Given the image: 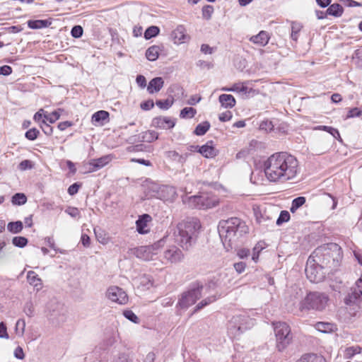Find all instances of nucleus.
I'll list each match as a JSON object with an SVG mask.
<instances>
[{
    "label": "nucleus",
    "instance_id": "25",
    "mask_svg": "<svg viewBox=\"0 0 362 362\" xmlns=\"http://www.w3.org/2000/svg\"><path fill=\"white\" fill-rule=\"evenodd\" d=\"M27 280L28 283L36 288L37 290H40L42 288V280L35 272L29 271L28 272Z\"/></svg>",
    "mask_w": 362,
    "mask_h": 362
},
{
    "label": "nucleus",
    "instance_id": "34",
    "mask_svg": "<svg viewBox=\"0 0 362 362\" xmlns=\"http://www.w3.org/2000/svg\"><path fill=\"white\" fill-rule=\"evenodd\" d=\"M210 127V123L208 121L203 122L196 127L194 133L197 136H203L207 132Z\"/></svg>",
    "mask_w": 362,
    "mask_h": 362
},
{
    "label": "nucleus",
    "instance_id": "22",
    "mask_svg": "<svg viewBox=\"0 0 362 362\" xmlns=\"http://www.w3.org/2000/svg\"><path fill=\"white\" fill-rule=\"evenodd\" d=\"M187 35L183 25H178L171 33V38L175 44H181L185 42Z\"/></svg>",
    "mask_w": 362,
    "mask_h": 362
},
{
    "label": "nucleus",
    "instance_id": "24",
    "mask_svg": "<svg viewBox=\"0 0 362 362\" xmlns=\"http://www.w3.org/2000/svg\"><path fill=\"white\" fill-rule=\"evenodd\" d=\"M219 103L225 108H232L235 105V98L230 94H221L218 98Z\"/></svg>",
    "mask_w": 362,
    "mask_h": 362
},
{
    "label": "nucleus",
    "instance_id": "33",
    "mask_svg": "<svg viewBox=\"0 0 362 362\" xmlns=\"http://www.w3.org/2000/svg\"><path fill=\"white\" fill-rule=\"evenodd\" d=\"M303 28V25L300 23L298 22H292L291 23V39L297 42L298 37H299V33Z\"/></svg>",
    "mask_w": 362,
    "mask_h": 362
},
{
    "label": "nucleus",
    "instance_id": "27",
    "mask_svg": "<svg viewBox=\"0 0 362 362\" xmlns=\"http://www.w3.org/2000/svg\"><path fill=\"white\" fill-rule=\"evenodd\" d=\"M296 362H326L325 358L315 354H304Z\"/></svg>",
    "mask_w": 362,
    "mask_h": 362
},
{
    "label": "nucleus",
    "instance_id": "44",
    "mask_svg": "<svg viewBox=\"0 0 362 362\" xmlns=\"http://www.w3.org/2000/svg\"><path fill=\"white\" fill-rule=\"evenodd\" d=\"M94 233L95 234V236L98 239V240L105 245V244H107L108 243V238L106 237V234L105 233V232L100 229L99 230H97V229H94Z\"/></svg>",
    "mask_w": 362,
    "mask_h": 362
},
{
    "label": "nucleus",
    "instance_id": "39",
    "mask_svg": "<svg viewBox=\"0 0 362 362\" xmlns=\"http://www.w3.org/2000/svg\"><path fill=\"white\" fill-rule=\"evenodd\" d=\"M197 114V110L193 107H185L180 113L181 118H193Z\"/></svg>",
    "mask_w": 362,
    "mask_h": 362
},
{
    "label": "nucleus",
    "instance_id": "4",
    "mask_svg": "<svg viewBox=\"0 0 362 362\" xmlns=\"http://www.w3.org/2000/svg\"><path fill=\"white\" fill-rule=\"evenodd\" d=\"M313 256L317 257L316 262L320 263L322 267L332 270H335L339 267L343 257L341 248L333 243L317 247Z\"/></svg>",
    "mask_w": 362,
    "mask_h": 362
},
{
    "label": "nucleus",
    "instance_id": "32",
    "mask_svg": "<svg viewBox=\"0 0 362 362\" xmlns=\"http://www.w3.org/2000/svg\"><path fill=\"white\" fill-rule=\"evenodd\" d=\"M23 225L22 221H17L14 222H9L7 225L8 230L11 233H19L22 231Z\"/></svg>",
    "mask_w": 362,
    "mask_h": 362
},
{
    "label": "nucleus",
    "instance_id": "23",
    "mask_svg": "<svg viewBox=\"0 0 362 362\" xmlns=\"http://www.w3.org/2000/svg\"><path fill=\"white\" fill-rule=\"evenodd\" d=\"M199 153L205 158H214L216 156V149L213 146V141H209L206 144L199 146Z\"/></svg>",
    "mask_w": 362,
    "mask_h": 362
},
{
    "label": "nucleus",
    "instance_id": "50",
    "mask_svg": "<svg viewBox=\"0 0 362 362\" xmlns=\"http://www.w3.org/2000/svg\"><path fill=\"white\" fill-rule=\"evenodd\" d=\"M83 30L81 25H75L71 30L72 37L75 38H79L83 35Z\"/></svg>",
    "mask_w": 362,
    "mask_h": 362
},
{
    "label": "nucleus",
    "instance_id": "59",
    "mask_svg": "<svg viewBox=\"0 0 362 362\" xmlns=\"http://www.w3.org/2000/svg\"><path fill=\"white\" fill-rule=\"evenodd\" d=\"M8 337L6 326L3 322H1L0 323V338L8 339Z\"/></svg>",
    "mask_w": 362,
    "mask_h": 362
},
{
    "label": "nucleus",
    "instance_id": "26",
    "mask_svg": "<svg viewBox=\"0 0 362 362\" xmlns=\"http://www.w3.org/2000/svg\"><path fill=\"white\" fill-rule=\"evenodd\" d=\"M52 24L50 20H30L28 21V26L31 29H40L47 28Z\"/></svg>",
    "mask_w": 362,
    "mask_h": 362
},
{
    "label": "nucleus",
    "instance_id": "40",
    "mask_svg": "<svg viewBox=\"0 0 362 362\" xmlns=\"http://www.w3.org/2000/svg\"><path fill=\"white\" fill-rule=\"evenodd\" d=\"M28 243V239L23 236H16L12 239L13 245L20 248L25 247Z\"/></svg>",
    "mask_w": 362,
    "mask_h": 362
},
{
    "label": "nucleus",
    "instance_id": "63",
    "mask_svg": "<svg viewBox=\"0 0 362 362\" xmlns=\"http://www.w3.org/2000/svg\"><path fill=\"white\" fill-rule=\"evenodd\" d=\"M12 73V68L10 66L4 65L0 66V75L8 76Z\"/></svg>",
    "mask_w": 362,
    "mask_h": 362
},
{
    "label": "nucleus",
    "instance_id": "8",
    "mask_svg": "<svg viewBox=\"0 0 362 362\" xmlns=\"http://www.w3.org/2000/svg\"><path fill=\"white\" fill-rule=\"evenodd\" d=\"M188 203L191 206L204 209L215 206L218 204V201L216 198L211 197L206 194H202L190 197Z\"/></svg>",
    "mask_w": 362,
    "mask_h": 362
},
{
    "label": "nucleus",
    "instance_id": "17",
    "mask_svg": "<svg viewBox=\"0 0 362 362\" xmlns=\"http://www.w3.org/2000/svg\"><path fill=\"white\" fill-rule=\"evenodd\" d=\"M151 221L148 214H144L136 221V230L140 234H146L149 232L148 223Z\"/></svg>",
    "mask_w": 362,
    "mask_h": 362
},
{
    "label": "nucleus",
    "instance_id": "18",
    "mask_svg": "<svg viewBox=\"0 0 362 362\" xmlns=\"http://www.w3.org/2000/svg\"><path fill=\"white\" fill-rule=\"evenodd\" d=\"M109 112L105 110H99L92 115L91 122L95 125H104L109 121Z\"/></svg>",
    "mask_w": 362,
    "mask_h": 362
},
{
    "label": "nucleus",
    "instance_id": "13",
    "mask_svg": "<svg viewBox=\"0 0 362 362\" xmlns=\"http://www.w3.org/2000/svg\"><path fill=\"white\" fill-rule=\"evenodd\" d=\"M184 254L181 250H180L175 245H171L167 248L163 253L164 259L171 263L176 264L182 262L184 259Z\"/></svg>",
    "mask_w": 362,
    "mask_h": 362
},
{
    "label": "nucleus",
    "instance_id": "28",
    "mask_svg": "<svg viewBox=\"0 0 362 362\" xmlns=\"http://www.w3.org/2000/svg\"><path fill=\"white\" fill-rule=\"evenodd\" d=\"M315 328L323 333H330L337 329L336 325L329 322H319L315 325Z\"/></svg>",
    "mask_w": 362,
    "mask_h": 362
},
{
    "label": "nucleus",
    "instance_id": "60",
    "mask_svg": "<svg viewBox=\"0 0 362 362\" xmlns=\"http://www.w3.org/2000/svg\"><path fill=\"white\" fill-rule=\"evenodd\" d=\"M79 187H80V185L78 184V183H74L72 184L71 185H70L68 188V193L70 194V195H74L76 194L78 189H79Z\"/></svg>",
    "mask_w": 362,
    "mask_h": 362
},
{
    "label": "nucleus",
    "instance_id": "16",
    "mask_svg": "<svg viewBox=\"0 0 362 362\" xmlns=\"http://www.w3.org/2000/svg\"><path fill=\"white\" fill-rule=\"evenodd\" d=\"M175 122L167 117H157L153 119L152 126L156 128L168 129L174 127Z\"/></svg>",
    "mask_w": 362,
    "mask_h": 362
},
{
    "label": "nucleus",
    "instance_id": "42",
    "mask_svg": "<svg viewBox=\"0 0 362 362\" xmlns=\"http://www.w3.org/2000/svg\"><path fill=\"white\" fill-rule=\"evenodd\" d=\"M216 300V298L215 296H210V297H208V298L202 300L196 305L194 313L202 309L204 307L214 302Z\"/></svg>",
    "mask_w": 362,
    "mask_h": 362
},
{
    "label": "nucleus",
    "instance_id": "45",
    "mask_svg": "<svg viewBox=\"0 0 362 362\" xmlns=\"http://www.w3.org/2000/svg\"><path fill=\"white\" fill-rule=\"evenodd\" d=\"M39 134L40 131L38 129L36 128H32L25 132V136L30 141H34L37 138Z\"/></svg>",
    "mask_w": 362,
    "mask_h": 362
},
{
    "label": "nucleus",
    "instance_id": "38",
    "mask_svg": "<svg viewBox=\"0 0 362 362\" xmlns=\"http://www.w3.org/2000/svg\"><path fill=\"white\" fill-rule=\"evenodd\" d=\"M160 29L156 25H151L148 27L144 32V37L146 40H149L152 37L157 36L159 34Z\"/></svg>",
    "mask_w": 362,
    "mask_h": 362
},
{
    "label": "nucleus",
    "instance_id": "36",
    "mask_svg": "<svg viewBox=\"0 0 362 362\" xmlns=\"http://www.w3.org/2000/svg\"><path fill=\"white\" fill-rule=\"evenodd\" d=\"M27 197L23 193H16L11 198V203L13 205L21 206L25 204Z\"/></svg>",
    "mask_w": 362,
    "mask_h": 362
},
{
    "label": "nucleus",
    "instance_id": "56",
    "mask_svg": "<svg viewBox=\"0 0 362 362\" xmlns=\"http://www.w3.org/2000/svg\"><path fill=\"white\" fill-rule=\"evenodd\" d=\"M140 107L144 110H150L154 107V103L152 100H148L141 103Z\"/></svg>",
    "mask_w": 362,
    "mask_h": 362
},
{
    "label": "nucleus",
    "instance_id": "61",
    "mask_svg": "<svg viewBox=\"0 0 362 362\" xmlns=\"http://www.w3.org/2000/svg\"><path fill=\"white\" fill-rule=\"evenodd\" d=\"M197 66L202 69H210L213 66L212 64H211L210 62L204 61V60H199L197 62Z\"/></svg>",
    "mask_w": 362,
    "mask_h": 362
},
{
    "label": "nucleus",
    "instance_id": "7",
    "mask_svg": "<svg viewBox=\"0 0 362 362\" xmlns=\"http://www.w3.org/2000/svg\"><path fill=\"white\" fill-rule=\"evenodd\" d=\"M254 325V322L247 314L243 313L234 315L229 321L228 329L235 335L240 334L250 329Z\"/></svg>",
    "mask_w": 362,
    "mask_h": 362
},
{
    "label": "nucleus",
    "instance_id": "51",
    "mask_svg": "<svg viewBox=\"0 0 362 362\" xmlns=\"http://www.w3.org/2000/svg\"><path fill=\"white\" fill-rule=\"evenodd\" d=\"M361 115H362V111L360 109H358V107H354V108L349 110L347 115H346V119L353 118L355 117H359Z\"/></svg>",
    "mask_w": 362,
    "mask_h": 362
},
{
    "label": "nucleus",
    "instance_id": "20",
    "mask_svg": "<svg viewBox=\"0 0 362 362\" xmlns=\"http://www.w3.org/2000/svg\"><path fill=\"white\" fill-rule=\"evenodd\" d=\"M269 40V36L267 32L260 31L257 35H253L250 38V41L260 47L266 46Z\"/></svg>",
    "mask_w": 362,
    "mask_h": 362
},
{
    "label": "nucleus",
    "instance_id": "54",
    "mask_svg": "<svg viewBox=\"0 0 362 362\" xmlns=\"http://www.w3.org/2000/svg\"><path fill=\"white\" fill-rule=\"evenodd\" d=\"M18 168L21 170L31 169L33 168L32 161L29 160H24L20 163Z\"/></svg>",
    "mask_w": 362,
    "mask_h": 362
},
{
    "label": "nucleus",
    "instance_id": "55",
    "mask_svg": "<svg viewBox=\"0 0 362 362\" xmlns=\"http://www.w3.org/2000/svg\"><path fill=\"white\" fill-rule=\"evenodd\" d=\"M145 145L141 144L135 146H130L127 148L128 152H139L144 150Z\"/></svg>",
    "mask_w": 362,
    "mask_h": 362
},
{
    "label": "nucleus",
    "instance_id": "41",
    "mask_svg": "<svg viewBox=\"0 0 362 362\" xmlns=\"http://www.w3.org/2000/svg\"><path fill=\"white\" fill-rule=\"evenodd\" d=\"M173 99H166V100H158L156 102V105L162 109V110H168L173 104Z\"/></svg>",
    "mask_w": 362,
    "mask_h": 362
},
{
    "label": "nucleus",
    "instance_id": "52",
    "mask_svg": "<svg viewBox=\"0 0 362 362\" xmlns=\"http://www.w3.org/2000/svg\"><path fill=\"white\" fill-rule=\"evenodd\" d=\"M40 127H41L42 130L46 135L49 136L52 134V132H53L52 127H51L49 124H48L45 120L42 121V124H41Z\"/></svg>",
    "mask_w": 362,
    "mask_h": 362
},
{
    "label": "nucleus",
    "instance_id": "2",
    "mask_svg": "<svg viewBox=\"0 0 362 362\" xmlns=\"http://www.w3.org/2000/svg\"><path fill=\"white\" fill-rule=\"evenodd\" d=\"M248 230L245 222L237 217L221 220L218 226L220 238L227 251L238 247L239 238L247 233Z\"/></svg>",
    "mask_w": 362,
    "mask_h": 362
},
{
    "label": "nucleus",
    "instance_id": "47",
    "mask_svg": "<svg viewBox=\"0 0 362 362\" xmlns=\"http://www.w3.org/2000/svg\"><path fill=\"white\" fill-rule=\"evenodd\" d=\"M319 129L325 130L329 132L331 135L333 136L335 139L340 138V134L338 129L328 126H320L318 127Z\"/></svg>",
    "mask_w": 362,
    "mask_h": 362
},
{
    "label": "nucleus",
    "instance_id": "35",
    "mask_svg": "<svg viewBox=\"0 0 362 362\" xmlns=\"http://www.w3.org/2000/svg\"><path fill=\"white\" fill-rule=\"evenodd\" d=\"M305 197H298L292 201L290 211L291 213H295L300 207H301L305 203Z\"/></svg>",
    "mask_w": 362,
    "mask_h": 362
},
{
    "label": "nucleus",
    "instance_id": "58",
    "mask_svg": "<svg viewBox=\"0 0 362 362\" xmlns=\"http://www.w3.org/2000/svg\"><path fill=\"white\" fill-rule=\"evenodd\" d=\"M25 322L23 319H19L16 324V329L18 332L20 329L21 334H23L25 332Z\"/></svg>",
    "mask_w": 362,
    "mask_h": 362
},
{
    "label": "nucleus",
    "instance_id": "64",
    "mask_svg": "<svg viewBox=\"0 0 362 362\" xmlns=\"http://www.w3.org/2000/svg\"><path fill=\"white\" fill-rule=\"evenodd\" d=\"M245 267H246V264H245V263H244L243 262H237V263L234 264V268H235V271L239 274H241L242 272H243L245 269Z\"/></svg>",
    "mask_w": 362,
    "mask_h": 362
},
{
    "label": "nucleus",
    "instance_id": "49",
    "mask_svg": "<svg viewBox=\"0 0 362 362\" xmlns=\"http://www.w3.org/2000/svg\"><path fill=\"white\" fill-rule=\"evenodd\" d=\"M123 315L127 319H128L131 322H134V323H139L138 317L132 310H124L123 313Z\"/></svg>",
    "mask_w": 362,
    "mask_h": 362
},
{
    "label": "nucleus",
    "instance_id": "10",
    "mask_svg": "<svg viewBox=\"0 0 362 362\" xmlns=\"http://www.w3.org/2000/svg\"><path fill=\"white\" fill-rule=\"evenodd\" d=\"M310 257L308 259L305 269L307 278L313 283H318L322 281L325 278V273L322 272V264L317 262V264H311Z\"/></svg>",
    "mask_w": 362,
    "mask_h": 362
},
{
    "label": "nucleus",
    "instance_id": "30",
    "mask_svg": "<svg viewBox=\"0 0 362 362\" xmlns=\"http://www.w3.org/2000/svg\"><path fill=\"white\" fill-rule=\"evenodd\" d=\"M344 12V8L339 4L335 3L329 5L327 9V13L328 16H332L334 17H340Z\"/></svg>",
    "mask_w": 362,
    "mask_h": 362
},
{
    "label": "nucleus",
    "instance_id": "19",
    "mask_svg": "<svg viewBox=\"0 0 362 362\" xmlns=\"http://www.w3.org/2000/svg\"><path fill=\"white\" fill-rule=\"evenodd\" d=\"M109 156H103L98 159L91 160L89 163V170L91 172L95 171L106 165L110 161Z\"/></svg>",
    "mask_w": 362,
    "mask_h": 362
},
{
    "label": "nucleus",
    "instance_id": "31",
    "mask_svg": "<svg viewBox=\"0 0 362 362\" xmlns=\"http://www.w3.org/2000/svg\"><path fill=\"white\" fill-rule=\"evenodd\" d=\"M350 298L362 301V276L356 283Z\"/></svg>",
    "mask_w": 362,
    "mask_h": 362
},
{
    "label": "nucleus",
    "instance_id": "12",
    "mask_svg": "<svg viewBox=\"0 0 362 362\" xmlns=\"http://www.w3.org/2000/svg\"><path fill=\"white\" fill-rule=\"evenodd\" d=\"M165 243L164 239H160L157 243H154L151 246H141L134 249V254L136 255L137 258L144 259V260H149L151 257V254L152 253L153 250L158 249L160 247L163 246Z\"/></svg>",
    "mask_w": 362,
    "mask_h": 362
},
{
    "label": "nucleus",
    "instance_id": "1",
    "mask_svg": "<svg viewBox=\"0 0 362 362\" xmlns=\"http://www.w3.org/2000/svg\"><path fill=\"white\" fill-rule=\"evenodd\" d=\"M267 179L272 182L284 183L295 179L300 173L297 158L286 152L274 153L263 163Z\"/></svg>",
    "mask_w": 362,
    "mask_h": 362
},
{
    "label": "nucleus",
    "instance_id": "46",
    "mask_svg": "<svg viewBox=\"0 0 362 362\" xmlns=\"http://www.w3.org/2000/svg\"><path fill=\"white\" fill-rule=\"evenodd\" d=\"M290 219V214L287 211H281L276 220V225L281 226L283 223L288 222Z\"/></svg>",
    "mask_w": 362,
    "mask_h": 362
},
{
    "label": "nucleus",
    "instance_id": "6",
    "mask_svg": "<svg viewBox=\"0 0 362 362\" xmlns=\"http://www.w3.org/2000/svg\"><path fill=\"white\" fill-rule=\"evenodd\" d=\"M329 298L320 292H310L300 303L301 310H322L325 308Z\"/></svg>",
    "mask_w": 362,
    "mask_h": 362
},
{
    "label": "nucleus",
    "instance_id": "62",
    "mask_svg": "<svg viewBox=\"0 0 362 362\" xmlns=\"http://www.w3.org/2000/svg\"><path fill=\"white\" fill-rule=\"evenodd\" d=\"M136 83L141 88H144L146 86V78L142 75H138L136 78Z\"/></svg>",
    "mask_w": 362,
    "mask_h": 362
},
{
    "label": "nucleus",
    "instance_id": "48",
    "mask_svg": "<svg viewBox=\"0 0 362 362\" xmlns=\"http://www.w3.org/2000/svg\"><path fill=\"white\" fill-rule=\"evenodd\" d=\"M213 13L214 7L211 5H206L202 8V16L206 20H209L211 18Z\"/></svg>",
    "mask_w": 362,
    "mask_h": 362
},
{
    "label": "nucleus",
    "instance_id": "57",
    "mask_svg": "<svg viewBox=\"0 0 362 362\" xmlns=\"http://www.w3.org/2000/svg\"><path fill=\"white\" fill-rule=\"evenodd\" d=\"M233 117L232 112L230 111H226L219 115L218 119L221 122H227L231 119Z\"/></svg>",
    "mask_w": 362,
    "mask_h": 362
},
{
    "label": "nucleus",
    "instance_id": "53",
    "mask_svg": "<svg viewBox=\"0 0 362 362\" xmlns=\"http://www.w3.org/2000/svg\"><path fill=\"white\" fill-rule=\"evenodd\" d=\"M65 212L73 218L80 217V211L76 207H68Z\"/></svg>",
    "mask_w": 362,
    "mask_h": 362
},
{
    "label": "nucleus",
    "instance_id": "14",
    "mask_svg": "<svg viewBox=\"0 0 362 362\" xmlns=\"http://www.w3.org/2000/svg\"><path fill=\"white\" fill-rule=\"evenodd\" d=\"M177 197V192L174 187L169 185L160 186L157 191V197L165 202H173Z\"/></svg>",
    "mask_w": 362,
    "mask_h": 362
},
{
    "label": "nucleus",
    "instance_id": "9",
    "mask_svg": "<svg viewBox=\"0 0 362 362\" xmlns=\"http://www.w3.org/2000/svg\"><path fill=\"white\" fill-rule=\"evenodd\" d=\"M106 298L112 303L119 305H125L128 303L129 298L126 291L117 286H110L105 293Z\"/></svg>",
    "mask_w": 362,
    "mask_h": 362
},
{
    "label": "nucleus",
    "instance_id": "3",
    "mask_svg": "<svg viewBox=\"0 0 362 362\" xmlns=\"http://www.w3.org/2000/svg\"><path fill=\"white\" fill-rule=\"evenodd\" d=\"M200 228V221L194 218L179 223L174 231L175 243L182 249L189 250L195 243Z\"/></svg>",
    "mask_w": 362,
    "mask_h": 362
},
{
    "label": "nucleus",
    "instance_id": "29",
    "mask_svg": "<svg viewBox=\"0 0 362 362\" xmlns=\"http://www.w3.org/2000/svg\"><path fill=\"white\" fill-rule=\"evenodd\" d=\"M160 50V47L158 45L151 46L146 51V57L149 61H156L159 57Z\"/></svg>",
    "mask_w": 362,
    "mask_h": 362
},
{
    "label": "nucleus",
    "instance_id": "43",
    "mask_svg": "<svg viewBox=\"0 0 362 362\" xmlns=\"http://www.w3.org/2000/svg\"><path fill=\"white\" fill-rule=\"evenodd\" d=\"M23 312L29 317H32L34 316L35 308H34L33 303L31 301H28L25 303L24 308H23Z\"/></svg>",
    "mask_w": 362,
    "mask_h": 362
},
{
    "label": "nucleus",
    "instance_id": "5",
    "mask_svg": "<svg viewBox=\"0 0 362 362\" xmlns=\"http://www.w3.org/2000/svg\"><path fill=\"white\" fill-rule=\"evenodd\" d=\"M272 325L276 339V348L279 351H283L292 341L291 328L284 322H276Z\"/></svg>",
    "mask_w": 362,
    "mask_h": 362
},
{
    "label": "nucleus",
    "instance_id": "37",
    "mask_svg": "<svg viewBox=\"0 0 362 362\" xmlns=\"http://www.w3.org/2000/svg\"><path fill=\"white\" fill-rule=\"evenodd\" d=\"M361 352V348L358 346H350L345 349L344 357L346 359L352 358L356 354H358Z\"/></svg>",
    "mask_w": 362,
    "mask_h": 362
},
{
    "label": "nucleus",
    "instance_id": "11",
    "mask_svg": "<svg viewBox=\"0 0 362 362\" xmlns=\"http://www.w3.org/2000/svg\"><path fill=\"white\" fill-rule=\"evenodd\" d=\"M202 288V286L197 287L183 293L178 301L180 307L182 308H187L194 304L196 301L201 298Z\"/></svg>",
    "mask_w": 362,
    "mask_h": 362
},
{
    "label": "nucleus",
    "instance_id": "15",
    "mask_svg": "<svg viewBox=\"0 0 362 362\" xmlns=\"http://www.w3.org/2000/svg\"><path fill=\"white\" fill-rule=\"evenodd\" d=\"M158 134L153 130H148L141 134V137L140 136L134 135L128 139V142L130 144H133L137 141H144L151 143L153 141L158 139Z\"/></svg>",
    "mask_w": 362,
    "mask_h": 362
},
{
    "label": "nucleus",
    "instance_id": "21",
    "mask_svg": "<svg viewBox=\"0 0 362 362\" xmlns=\"http://www.w3.org/2000/svg\"><path fill=\"white\" fill-rule=\"evenodd\" d=\"M164 81L162 77H156L151 79L147 86L148 93L153 94L159 92L163 87Z\"/></svg>",
    "mask_w": 362,
    "mask_h": 362
}]
</instances>
